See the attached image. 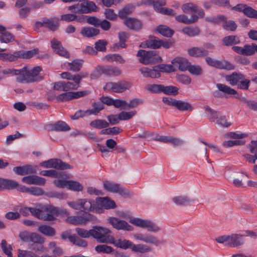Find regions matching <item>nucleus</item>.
I'll return each instance as SVG.
<instances>
[{"label":"nucleus","instance_id":"f257e3e1","mask_svg":"<svg viewBox=\"0 0 257 257\" xmlns=\"http://www.w3.org/2000/svg\"><path fill=\"white\" fill-rule=\"evenodd\" d=\"M21 72L19 76L16 78V81L19 83H33L39 81L42 79L39 75L42 68L40 66H36L30 69L27 67H24L20 69Z\"/></svg>","mask_w":257,"mask_h":257},{"label":"nucleus","instance_id":"f03ea898","mask_svg":"<svg viewBox=\"0 0 257 257\" xmlns=\"http://www.w3.org/2000/svg\"><path fill=\"white\" fill-rule=\"evenodd\" d=\"M67 204L72 208L83 211L84 213H88L89 211H95L96 208L95 201L94 200L86 198L68 201Z\"/></svg>","mask_w":257,"mask_h":257},{"label":"nucleus","instance_id":"7ed1b4c3","mask_svg":"<svg viewBox=\"0 0 257 257\" xmlns=\"http://www.w3.org/2000/svg\"><path fill=\"white\" fill-rule=\"evenodd\" d=\"M91 236L95 238L98 242L109 243L111 239V231L106 227L94 226L91 229Z\"/></svg>","mask_w":257,"mask_h":257},{"label":"nucleus","instance_id":"20e7f679","mask_svg":"<svg viewBox=\"0 0 257 257\" xmlns=\"http://www.w3.org/2000/svg\"><path fill=\"white\" fill-rule=\"evenodd\" d=\"M137 56L140 57L139 62L144 65L155 64L160 62L162 60L158 52L155 50H139L138 51Z\"/></svg>","mask_w":257,"mask_h":257},{"label":"nucleus","instance_id":"39448f33","mask_svg":"<svg viewBox=\"0 0 257 257\" xmlns=\"http://www.w3.org/2000/svg\"><path fill=\"white\" fill-rule=\"evenodd\" d=\"M204 109L210 121L214 122L216 120V123L222 127H227L231 125V123L227 121L226 116L220 112L215 111L207 105L204 106Z\"/></svg>","mask_w":257,"mask_h":257},{"label":"nucleus","instance_id":"423d86ee","mask_svg":"<svg viewBox=\"0 0 257 257\" xmlns=\"http://www.w3.org/2000/svg\"><path fill=\"white\" fill-rule=\"evenodd\" d=\"M219 243L227 242L228 245L232 247H236L244 243L243 235L239 234H232L219 236L215 239Z\"/></svg>","mask_w":257,"mask_h":257},{"label":"nucleus","instance_id":"0eeeda50","mask_svg":"<svg viewBox=\"0 0 257 257\" xmlns=\"http://www.w3.org/2000/svg\"><path fill=\"white\" fill-rule=\"evenodd\" d=\"M132 86V83L126 80H122L116 82H109L104 85L103 89L107 91H112L115 93H122L129 90Z\"/></svg>","mask_w":257,"mask_h":257},{"label":"nucleus","instance_id":"6e6552de","mask_svg":"<svg viewBox=\"0 0 257 257\" xmlns=\"http://www.w3.org/2000/svg\"><path fill=\"white\" fill-rule=\"evenodd\" d=\"M130 222L137 226L147 229L148 231L151 232H156L160 230V228L158 225L150 220L134 218L130 219Z\"/></svg>","mask_w":257,"mask_h":257},{"label":"nucleus","instance_id":"1a4fd4ad","mask_svg":"<svg viewBox=\"0 0 257 257\" xmlns=\"http://www.w3.org/2000/svg\"><path fill=\"white\" fill-rule=\"evenodd\" d=\"M205 61L209 66L217 69L231 70L234 68L232 63L224 60H218L210 57H206Z\"/></svg>","mask_w":257,"mask_h":257},{"label":"nucleus","instance_id":"9d476101","mask_svg":"<svg viewBox=\"0 0 257 257\" xmlns=\"http://www.w3.org/2000/svg\"><path fill=\"white\" fill-rule=\"evenodd\" d=\"M19 238L24 242H32L33 243H44L45 239L35 232L23 231L19 233Z\"/></svg>","mask_w":257,"mask_h":257},{"label":"nucleus","instance_id":"9b49d317","mask_svg":"<svg viewBox=\"0 0 257 257\" xmlns=\"http://www.w3.org/2000/svg\"><path fill=\"white\" fill-rule=\"evenodd\" d=\"M59 213L57 207L52 206H45L40 210L39 219L45 221H52L55 219V215Z\"/></svg>","mask_w":257,"mask_h":257},{"label":"nucleus","instance_id":"f8f14e48","mask_svg":"<svg viewBox=\"0 0 257 257\" xmlns=\"http://www.w3.org/2000/svg\"><path fill=\"white\" fill-rule=\"evenodd\" d=\"M95 217L88 213H84L83 215L79 216H72L67 217L66 221L67 222L74 224H85L87 221H92L95 220Z\"/></svg>","mask_w":257,"mask_h":257},{"label":"nucleus","instance_id":"ddd939ff","mask_svg":"<svg viewBox=\"0 0 257 257\" xmlns=\"http://www.w3.org/2000/svg\"><path fill=\"white\" fill-rule=\"evenodd\" d=\"M232 49L236 53L245 55L250 56L257 53V45L252 43L251 45H245L243 47L239 46H233Z\"/></svg>","mask_w":257,"mask_h":257},{"label":"nucleus","instance_id":"4468645a","mask_svg":"<svg viewBox=\"0 0 257 257\" xmlns=\"http://www.w3.org/2000/svg\"><path fill=\"white\" fill-rule=\"evenodd\" d=\"M95 201L96 208L95 211L96 212L101 209H109L116 207L115 202L108 197L98 198Z\"/></svg>","mask_w":257,"mask_h":257},{"label":"nucleus","instance_id":"2eb2a0df","mask_svg":"<svg viewBox=\"0 0 257 257\" xmlns=\"http://www.w3.org/2000/svg\"><path fill=\"white\" fill-rule=\"evenodd\" d=\"M103 187L107 191L118 193L122 196H127L129 194L128 192L118 184L106 181L103 183Z\"/></svg>","mask_w":257,"mask_h":257},{"label":"nucleus","instance_id":"dca6fc26","mask_svg":"<svg viewBox=\"0 0 257 257\" xmlns=\"http://www.w3.org/2000/svg\"><path fill=\"white\" fill-rule=\"evenodd\" d=\"M108 220L113 227L117 230L132 231L133 229V227L129 225L126 221L120 220L118 218L110 217Z\"/></svg>","mask_w":257,"mask_h":257},{"label":"nucleus","instance_id":"f3484780","mask_svg":"<svg viewBox=\"0 0 257 257\" xmlns=\"http://www.w3.org/2000/svg\"><path fill=\"white\" fill-rule=\"evenodd\" d=\"M216 86L218 89V90L215 91L213 93V95L214 97L217 98H221L222 97V95L221 94L220 92H222L225 94L234 95L237 94V91L224 84L221 83H217L216 84Z\"/></svg>","mask_w":257,"mask_h":257},{"label":"nucleus","instance_id":"a211bd4d","mask_svg":"<svg viewBox=\"0 0 257 257\" xmlns=\"http://www.w3.org/2000/svg\"><path fill=\"white\" fill-rule=\"evenodd\" d=\"M35 25L37 28L44 27L48 28L50 30L52 31H56L59 27V25L57 22L46 18H43L41 21L36 22Z\"/></svg>","mask_w":257,"mask_h":257},{"label":"nucleus","instance_id":"6ab92c4d","mask_svg":"<svg viewBox=\"0 0 257 257\" xmlns=\"http://www.w3.org/2000/svg\"><path fill=\"white\" fill-rule=\"evenodd\" d=\"M87 94L86 91L67 92L58 95L57 100L58 101L69 100L79 98Z\"/></svg>","mask_w":257,"mask_h":257},{"label":"nucleus","instance_id":"aec40b11","mask_svg":"<svg viewBox=\"0 0 257 257\" xmlns=\"http://www.w3.org/2000/svg\"><path fill=\"white\" fill-rule=\"evenodd\" d=\"M232 9L242 12L248 17L257 19V11L246 5L238 4L233 7Z\"/></svg>","mask_w":257,"mask_h":257},{"label":"nucleus","instance_id":"412c9836","mask_svg":"<svg viewBox=\"0 0 257 257\" xmlns=\"http://www.w3.org/2000/svg\"><path fill=\"white\" fill-rule=\"evenodd\" d=\"M160 40L154 36H150L149 39L140 45L141 47L148 48L153 49H159L161 47Z\"/></svg>","mask_w":257,"mask_h":257},{"label":"nucleus","instance_id":"4be33fe9","mask_svg":"<svg viewBox=\"0 0 257 257\" xmlns=\"http://www.w3.org/2000/svg\"><path fill=\"white\" fill-rule=\"evenodd\" d=\"M13 171L17 175L23 176L36 173V168L31 165L16 167L13 168Z\"/></svg>","mask_w":257,"mask_h":257},{"label":"nucleus","instance_id":"5701e85b","mask_svg":"<svg viewBox=\"0 0 257 257\" xmlns=\"http://www.w3.org/2000/svg\"><path fill=\"white\" fill-rule=\"evenodd\" d=\"M51 45L54 52L60 56L68 58L69 53L63 47L60 42L55 39L51 41Z\"/></svg>","mask_w":257,"mask_h":257},{"label":"nucleus","instance_id":"b1692460","mask_svg":"<svg viewBox=\"0 0 257 257\" xmlns=\"http://www.w3.org/2000/svg\"><path fill=\"white\" fill-rule=\"evenodd\" d=\"M22 181L28 184L37 185H44L46 183L45 178L36 175L24 177L22 178Z\"/></svg>","mask_w":257,"mask_h":257},{"label":"nucleus","instance_id":"393cba45","mask_svg":"<svg viewBox=\"0 0 257 257\" xmlns=\"http://www.w3.org/2000/svg\"><path fill=\"white\" fill-rule=\"evenodd\" d=\"M189 55L193 57H203L209 54L208 50L202 48V47H194L188 49Z\"/></svg>","mask_w":257,"mask_h":257},{"label":"nucleus","instance_id":"a878e982","mask_svg":"<svg viewBox=\"0 0 257 257\" xmlns=\"http://www.w3.org/2000/svg\"><path fill=\"white\" fill-rule=\"evenodd\" d=\"M139 70L144 77L155 78L160 77V73L157 69L156 66L154 67L153 69L144 67L140 68Z\"/></svg>","mask_w":257,"mask_h":257},{"label":"nucleus","instance_id":"bb28decb","mask_svg":"<svg viewBox=\"0 0 257 257\" xmlns=\"http://www.w3.org/2000/svg\"><path fill=\"white\" fill-rule=\"evenodd\" d=\"M109 244H113L115 246L126 249L128 248H132L133 242L128 240L119 239L115 240L114 238L112 236L111 239L110 240Z\"/></svg>","mask_w":257,"mask_h":257},{"label":"nucleus","instance_id":"cd10ccee","mask_svg":"<svg viewBox=\"0 0 257 257\" xmlns=\"http://www.w3.org/2000/svg\"><path fill=\"white\" fill-rule=\"evenodd\" d=\"M172 63L174 67L182 71L188 70L190 64L187 60L182 58H176L173 60Z\"/></svg>","mask_w":257,"mask_h":257},{"label":"nucleus","instance_id":"c85d7f7f","mask_svg":"<svg viewBox=\"0 0 257 257\" xmlns=\"http://www.w3.org/2000/svg\"><path fill=\"white\" fill-rule=\"evenodd\" d=\"M124 24L128 28L134 30H140L142 27L141 22L133 18L125 19Z\"/></svg>","mask_w":257,"mask_h":257},{"label":"nucleus","instance_id":"c756f323","mask_svg":"<svg viewBox=\"0 0 257 257\" xmlns=\"http://www.w3.org/2000/svg\"><path fill=\"white\" fill-rule=\"evenodd\" d=\"M18 186V183L13 180L1 178V190L4 189L11 190Z\"/></svg>","mask_w":257,"mask_h":257},{"label":"nucleus","instance_id":"7c9ffc66","mask_svg":"<svg viewBox=\"0 0 257 257\" xmlns=\"http://www.w3.org/2000/svg\"><path fill=\"white\" fill-rule=\"evenodd\" d=\"M243 78V75L241 73L233 72L231 75L225 76L226 80L232 86L238 85Z\"/></svg>","mask_w":257,"mask_h":257},{"label":"nucleus","instance_id":"2f4dec72","mask_svg":"<svg viewBox=\"0 0 257 257\" xmlns=\"http://www.w3.org/2000/svg\"><path fill=\"white\" fill-rule=\"evenodd\" d=\"M104 67V74L109 77H117L121 75L122 70L117 67L105 66Z\"/></svg>","mask_w":257,"mask_h":257},{"label":"nucleus","instance_id":"473e14b6","mask_svg":"<svg viewBox=\"0 0 257 257\" xmlns=\"http://www.w3.org/2000/svg\"><path fill=\"white\" fill-rule=\"evenodd\" d=\"M87 74L83 73L73 75L70 73L64 72L61 73V76L63 79H66L69 80H73L75 83H80L83 77H86Z\"/></svg>","mask_w":257,"mask_h":257},{"label":"nucleus","instance_id":"72a5a7b5","mask_svg":"<svg viewBox=\"0 0 257 257\" xmlns=\"http://www.w3.org/2000/svg\"><path fill=\"white\" fill-rule=\"evenodd\" d=\"M51 168L58 170H66L71 169V167L68 164L58 159H51Z\"/></svg>","mask_w":257,"mask_h":257},{"label":"nucleus","instance_id":"f704fd0d","mask_svg":"<svg viewBox=\"0 0 257 257\" xmlns=\"http://www.w3.org/2000/svg\"><path fill=\"white\" fill-rule=\"evenodd\" d=\"M51 129L56 132H66L70 130V126L63 121H58L50 125Z\"/></svg>","mask_w":257,"mask_h":257},{"label":"nucleus","instance_id":"c9c22d12","mask_svg":"<svg viewBox=\"0 0 257 257\" xmlns=\"http://www.w3.org/2000/svg\"><path fill=\"white\" fill-rule=\"evenodd\" d=\"M172 201L177 205H187L194 202L195 200L187 196H178L173 197Z\"/></svg>","mask_w":257,"mask_h":257},{"label":"nucleus","instance_id":"e433bc0d","mask_svg":"<svg viewBox=\"0 0 257 257\" xmlns=\"http://www.w3.org/2000/svg\"><path fill=\"white\" fill-rule=\"evenodd\" d=\"M99 30L92 27H83L80 34L85 37L92 38L97 36L99 33Z\"/></svg>","mask_w":257,"mask_h":257},{"label":"nucleus","instance_id":"4c0bfd02","mask_svg":"<svg viewBox=\"0 0 257 257\" xmlns=\"http://www.w3.org/2000/svg\"><path fill=\"white\" fill-rule=\"evenodd\" d=\"M175 19L179 22L186 24H190L196 22L198 20V17L195 14H192L191 18H188V17L185 15H181L176 16Z\"/></svg>","mask_w":257,"mask_h":257},{"label":"nucleus","instance_id":"58836bf2","mask_svg":"<svg viewBox=\"0 0 257 257\" xmlns=\"http://www.w3.org/2000/svg\"><path fill=\"white\" fill-rule=\"evenodd\" d=\"M38 230L41 233L48 236H53L56 234L55 229L48 225H40Z\"/></svg>","mask_w":257,"mask_h":257},{"label":"nucleus","instance_id":"ea45409f","mask_svg":"<svg viewBox=\"0 0 257 257\" xmlns=\"http://www.w3.org/2000/svg\"><path fill=\"white\" fill-rule=\"evenodd\" d=\"M135 6L132 4H127L118 12V17L121 19H127V16L131 14L134 10Z\"/></svg>","mask_w":257,"mask_h":257},{"label":"nucleus","instance_id":"a19ab883","mask_svg":"<svg viewBox=\"0 0 257 257\" xmlns=\"http://www.w3.org/2000/svg\"><path fill=\"white\" fill-rule=\"evenodd\" d=\"M175 107L180 111L187 110L191 111L193 109V107L190 103L180 100H177Z\"/></svg>","mask_w":257,"mask_h":257},{"label":"nucleus","instance_id":"79ce46f5","mask_svg":"<svg viewBox=\"0 0 257 257\" xmlns=\"http://www.w3.org/2000/svg\"><path fill=\"white\" fill-rule=\"evenodd\" d=\"M92 108L86 110L87 115H96L101 110L104 109V105L102 103L99 102H94L92 104Z\"/></svg>","mask_w":257,"mask_h":257},{"label":"nucleus","instance_id":"37998d69","mask_svg":"<svg viewBox=\"0 0 257 257\" xmlns=\"http://www.w3.org/2000/svg\"><path fill=\"white\" fill-rule=\"evenodd\" d=\"M222 42L223 45L229 46L239 43L240 40L239 38L235 36H228L223 38Z\"/></svg>","mask_w":257,"mask_h":257},{"label":"nucleus","instance_id":"c03bdc74","mask_svg":"<svg viewBox=\"0 0 257 257\" xmlns=\"http://www.w3.org/2000/svg\"><path fill=\"white\" fill-rule=\"evenodd\" d=\"M90 126L98 129L106 128L109 126V123L104 119H97L92 121Z\"/></svg>","mask_w":257,"mask_h":257},{"label":"nucleus","instance_id":"a18cd8bd","mask_svg":"<svg viewBox=\"0 0 257 257\" xmlns=\"http://www.w3.org/2000/svg\"><path fill=\"white\" fill-rule=\"evenodd\" d=\"M131 249L133 251L140 253H146L151 251L150 247L143 244H135L133 243Z\"/></svg>","mask_w":257,"mask_h":257},{"label":"nucleus","instance_id":"49530a36","mask_svg":"<svg viewBox=\"0 0 257 257\" xmlns=\"http://www.w3.org/2000/svg\"><path fill=\"white\" fill-rule=\"evenodd\" d=\"M228 4L229 3L226 0H213L210 2H205L204 3V7L206 9H209L213 5L219 6L227 7Z\"/></svg>","mask_w":257,"mask_h":257},{"label":"nucleus","instance_id":"de8ad7c7","mask_svg":"<svg viewBox=\"0 0 257 257\" xmlns=\"http://www.w3.org/2000/svg\"><path fill=\"white\" fill-rule=\"evenodd\" d=\"M156 30L160 34L166 37H171L174 34V31L166 26L160 25Z\"/></svg>","mask_w":257,"mask_h":257},{"label":"nucleus","instance_id":"09e8293b","mask_svg":"<svg viewBox=\"0 0 257 257\" xmlns=\"http://www.w3.org/2000/svg\"><path fill=\"white\" fill-rule=\"evenodd\" d=\"M83 61L81 59H76L68 63L69 69L74 72L79 71L83 65Z\"/></svg>","mask_w":257,"mask_h":257},{"label":"nucleus","instance_id":"8fccbe9b","mask_svg":"<svg viewBox=\"0 0 257 257\" xmlns=\"http://www.w3.org/2000/svg\"><path fill=\"white\" fill-rule=\"evenodd\" d=\"M15 41V36L7 30L0 35V41L1 43H9Z\"/></svg>","mask_w":257,"mask_h":257},{"label":"nucleus","instance_id":"3c124183","mask_svg":"<svg viewBox=\"0 0 257 257\" xmlns=\"http://www.w3.org/2000/svg\"><path fill=\"white\" fill-rule=\"evenodd\" d=\"M67 189L73 191H82L83 189V186L78 181L69 180Z\"/></svg>","mask_w":257,"mask_h":257},{"label":"nucleus","instance_id":"603ef678","mask_svg":"<svg viewBox=\"0 0 257 257\" xmlns=\"http://www.w3.org/2000/svg\"><path fill=\"white\" fill-rule=\"evenodd\" d=\"M84 7L82 3L77 4L68 7V10L74 14H85L86 11L84 9Z\"/></svg>","mask_w":257,"mask_h":257},{"label":"nucleus","instance_id":"864d4df0","mask_svg":"<svg viewBox=\"0 0 257 257\" xmlns=\"http://www.w3.org/2000/svg\"><path fill=\"white\" fill-rule=\"evenodd\" d=\"M179 88L175 86H164L162 92L165 94L175 96L178 94Z\"/></svg>","mask_w":257,"mask_h":257},{"label":"nucleus","instance_id":"5fc2aeb1","mask_svg":"<svg viewBox=\"0 0 257 257\" xmlns=\"http://www.w3.org/2000/svg\"><path fill=\"white\" fill-rule=\"evenodd\" d=\"M82 4L84 6V9L87 11L85 14H89L92 12H97L98 11V7L93 2L88 1Z\"/></svg>","mask_w":257,"mask_h":257},{"label":"nucleus","instance_id":"6e6d98bb","mask_svg":"<svg viewBox=\"0 0 257 257\" xmlns=\"http://www.w3.org/2000/svg\"><path fill=\"white\" fill-rule=\"evenodd\" d=\"M0 72L2 74V76L3 77L4 79L6 76H17V77L19 76V74H20V73L21 71L20 69L6 68L0 71Z\"/></svg>","mask_w":257,"mask_h":257},{"label":"nucleus","instance_id":"4d7b16f0","mask_svg":"<svg viewBox=\"0 0 257 257\" xmlns=\"http://www.w3.org/2000/svg\"><path fill=\"white\" fill-rule=\"evenodd\" d=\"M41 175L44 176H50L55 178H62L63 174L62 172H58L56 170H44L40 173Z\"/></svg>","mask_w":257,"mask_h":257},{"label":"nucleus","instance_id":"13d9d810","mask_svg":"<svg viewBox=\"0 0 257 257\" xmlns=\"http://www.w3.org/2000/svg\"><path fill=\"white\" fill-rule=\"evenodd\" d=\"M104 59L108 61H114L120 64H123L125 62V60L122 56L119 54H109L105 56Z\"/></svg>","mask_w":257,"mask_h":257},{"label":"nucleus","instance_id":"bf43d9fd","mask_svg":"<svg viewBox=\"0 0 257 257\" xmlns=\"http://www.w3.org/2000/svg\"><path fill=\"white\" fill-rule=\"evenodd\" d=\"M95 250L97 252L109 253L113 251V248L105 244H100L95 246Z\"/></svg>","mask_w":257,"mask_h":257},{"label":"nucleus","instance_id":"052dcab7","mask_svg":"<svg viewBox=\"0 0 257 257\" xmlns=\"http://www.w3.org/2000/svg\"><path fill=\"white\" fill-rule=\"evenodd\" d=\"M164 85L162 84H149L147 86V89L149 91L154 93L162 92Z\"/></svg>","mask_w":257,"mask_h":257},{"label":"nucleus","instance_id":"680f3d73","mask_svg":"<svg viewBox=\"0 0 257 257\" xmlns=\"http://www.w3.org/2000/svg\"><path fill=\"white\" fill-rule=\"evenodd\" d=\"M174 66L169 64H162L156 66L158 72H174L175 70V69L174 68Z\"/></svg>","mask_w":257,"mask_h":257},{"label":"nucleus","instance_id":"e2e57ef3","mask_svg":"<svg viewBox=\"0 0 257 257\" xmlns=\"http://www.w3.org/2000/svg\"><path fill=\"white\" fill-rule=\"evenodd\" d=\"M1 247L4 252L8 255V257H13L12 253V247L11 245H8L6 240L3 239L1 242Z\"/></svg>","mask_w":257,"mask_h":257},{"label":"nucleus","instance_id":"0e129e2a","mask_svg":"<svg viewBox=\"0 0 257 257\" xmlns=\"http://www.w3.org/2000/svg\"><path fill=\"white\" fill-rule=\"evenodd\" d=\"M70 241L79 246L86 247L87 245L86 241L80 239L75 235H73V237H71Z\"/></svg>","mask_w":257,"mask_h":257},{"label":"nucleus","instance_id":"69168bd1","mask_svg":"<svg viewBox=\"0 0 257 257\" xmlns=\"http://www.w3.org/2000/svg\"><path fill=\"white\" fill-rule=\"evenodd\" d=\"M104 15L105 18L110 21H115L118 17V14L117 15L114 10L111 9H106L104 12Z\"/></svg>","mask_w":257,"mask_h":257},{"label":"nucleus","instance_id":"338daca9","mask_svg":"<svg viewBox=\"0 0 257 257\" xmlns=\"http://www.w3.org/2000/svg\"><path fill=\"white\" fill-rule=\"evenodd\" d=\"M182 32L190 37H194L199 34V30L197 28L186 27Z\"/></svg>","mask_w":257,"mask_h":257},{"label":"nucleus","instance_id":"774afa93","mask_svg":"<svg viewBox=\"0 0 257 257\" xmlns=\"http://www.w3.org/2000/svg\"><path fill=\"white\" fill-rule=\"evenodd\" d=\"M104 74V70L103 66L97 67L90 74V78L95 79L99 78L102 74Z\"/></svg>","mask_w":257,"mask_h":257}]
</instances>
